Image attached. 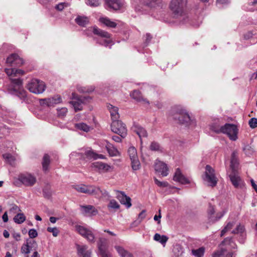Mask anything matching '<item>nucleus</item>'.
Segmentation results:
<instances>
[{"instance_id":"1","label":"nucleus","mask_w":257,"mask_h":257,"mask_svg":"<svg viewBox=\"0 0 257 257\" xmlns=\"http://www.w3.org/2000/svg\"><path fill=\"white\" fill-rule=\"evenodd\" d=\"M6 64L8 66L11 68H6L5 69V72L11 78L14 77H18L22 76L25 72L21 69L15 68L16 67H20L24 64L23 59L20 57L17 54H12L7 59Z\"/></svg>"},{"instance_id":"2","label":"nucleus","mask_w":257,"mask_h":257,"mask_svg":"<svg viewBox=\"0 0 257 257\" xmlns=\"http://www.w3.org/2000/svg\"><path fill=\"white\" fill-rule=\"evenodd\" d=\"M187 0H172L170 4V9L174 18L180 19L185 22L188 18L185 8Z\"/></svg>"},{"instance_id":"3","label":"nucleus","mask_w":257,"mask_h":257,"mask_svg":"<svg viewBox=\"0 0 257 257\" xmlns=\"http://www.w3.org/2000/svg\"><path fill=\"white\" fill-rule=\"evenodd\" d=\"M170 115L173 119L178 123L188 125L190 124L191 119L187 111L181 106L173 107L170 111Z\"/></svg>"},{"instance_id":"4","label":"nucleus","mask_w":257,"mask_h":257,"mask_svg":"<svg viewBox=\"0 0 257 257\" xmlns=\"http://www.w3.org/2000/svg\"><path fill=\"white\" fill-rule=\"evenodd\" d=\"M11 84L8 87L9 92L19 97L21 99L25 100L27 97V92L21 89L22 85V80L19 78H11Z\"/></svg>"},{"instance_id":"5","label":"nucleus","mask_w":257,"mask_h":257,"mask_svg":"<svg viewBox=\"0 0 257 257\" xmlns=\"http://www.w3.org/2000/svg\"><path fill=\"white\" fill-rule=\"evenodd\" d=\"M73 188L77 191L82 193L88 194H101L104 196H107L108 195V193L106 191L104 190V192H103L99 187L94 186H87L84 184H80L73 185Z\"/></svg>"},{"instance_id":"6","label":"nucleus","mask_w":257,"mask_h":257,"mask_svg":"<svg viewBox=\"0 0 257 257\" xmlns=\"http://www.w3.org/2000/svg\"><path fill=\"white\" fill-rule=\"evenodd\" d=\"M72 100L70 103L73 105L75 111L81 110L83 105L89 102L91 98L90 96H78L76 93H72Z\"/></svg>"},{"instance_id":"7","label":"nucleus","mask_w":257,"mask_h":257,"mask_svg":"<svg viewBox=\"0 0 257 257\" xmlns=\"http://www.w3.org/2000/svg\"><path fill=\"white\" fill-rule=\"evenodd\" d=\"M27 87L32 93L40 94L45 91L46 86L43 81L33 79L28 84Z\"/></svg>"},{"instance_id":"8","label":"nucleus","mask_w":257,"mask_h":257,"mask_svg":"<svg viewBox=\"0 0 257 257\" xmlns=\"http://www.w3.org/2000/svg\"><path fill=\"white\" fill-rule=\"evenodd\" d=\"M205 176L203 177L204 181L208 183V185L211 187H214L217 183V179L214 173V170L209 165L205 167Z\"/></svg>"},{"instance_id":"9","label":"nucleus","mask_w":257,"mask_h":257,"mask_svg":"<svg viewBox=\"0 0 257 257\" xmlns=\"http://www.w3.org/2000/svg\"><path fill=\"white\" fill-rule=\"evenodd\" d=\"M221 133L226 134L232 141H236L237 139L238 129L235 124L226 123L222 126Z\"/></svg>"},{"instance_id":"10","label":"nucleus","mask_w":257,"mask_h":257,"mask_svg":"<svg viewBox=\"0 0 257 257\" xmlns=\"http://www.w3.org/2000/svg\"><path fill=\"white\" fill-rule=\"evenodd\" d=\"M111 131L119 135L122 138H124L127 135V129L125 125L118 120H113L111 124Z\"/></svg>"},{"instance_id":"11","label":"nucleus","mask_w":257,"mask_h":257,"mask_svg":"<svg viewBox=\"0 0 257 257\" xmlns=\"http://www.w3.org/2000/svg\"><path fill=\"white\" fill-rule=\"evenodd\" d=\"M76 229L77 232L89 242L94 243L95 242L94 235L91 230L80 225L76 226Z\"/></svg>"},{"instance_id":"12","label":"nucleus","mask_w":257,"mask_h":257,"mask_svg":"<svg viewBox=\"0 0 257 257\" xmlns=\"http://www.w3.org/2000/svg\"><path fill=\"white\" fill-rule=\"evenodd\" d=\"M19 180L24 185L32 186L36 182V178L30 174H23L19 176Z\"/></svg>"},{"instance_id":"13","label":"nucleus","mask_w":257,"mask_h":257,"mask_svg":"<svg viewBox=\"0 0 257 257\" xmlns=\"http://www.w3.org/2000/svg\"><path fill=\"white\" fill-rule=\"evenodd\" d=\"M214 213L215 209L214 206L210 204L207 210L208 218L210 222L214 223L218 221L224 215L225 211H223L221 212L218 213L215 216L214 215Z\"/></svg>"},{"instance_id":"14","label":"nucleus","mask_w":257,"mask_h":257,"mask_svg":"<svg viewBox=\"0 0 257 257\" xmlns=\"http://www.w3.org/2000/svg\"><path fill=\"white\" fill-rule=\"evenodd\" d=\"M154 168L156 172L161 173L162 176H167L168 175V168L167 164L165 163L156 160Z\"/></svg>"},{"instance_id":"15","label":"nucleus","mask_w":257,"mask_h":257,"mask_svg":"<svg viewBox=\"0 0 257 257\" xmlns=\"http://www.w3.org/2000/svg\"><path fill=\"white\" fill-rule=\"evenodd\" d=\"M62 101L60 96L56 95L51 98L41 99L40 102L41 104H46L48 106H51L54 104H58Z\"/></svg>"},{"instance_id":"16","label":"nucleus","mask_w":257,"mask_h":257,"mask_svg":"<svg viewBox=\"0 0 257 257\" xmlns=\"http://www.w3.org/2000/svg\"><path fill=\"white\" fill-rule=\"evenodd\" d=\"M92 167L99 173L108 172L111 166L108 164L101 162H95L92 164Z\"/></svg>"},{"instance_id":"17","label":"nucleus","mask_w":257,"mask_h":257,"mask_svg":"<svg viewBox=\"0 0 257 257\" xmlns=\"http://www.w3.org/2000/svg\"><path fill=\"white\" fill-rule=\"evenodd\" d=\"M80 211L84 215H95L98 213L97 210L92 205H80Z\"/></svg>"},{"instance_id":"18","label":"nucleus","mask_w":257,"mask_h":257,"mask_svg":"<svg viewBox=\"0 0 257 257\" xmlns=\"http://www.w3.org/2000/svg\"><path fill=\"white\" fill-rule=\"evenodd\" d=\"M230 180L232 185L235 188H240L242 185V181L238 176L237 171H232L229 175Z\"/></svg>"},{"instance_id":"19","label":"nucleus","mask_w":257,"mask_h":257,"mask_svg":"<svg viewBox=\"0 0 257 257\" xmlns=\"http://www.w3.org/2000/svg\"><path fill=\"white\" fill-rule=\"evenodd\" d=\"M173 180L183 184H189V181L181 172L179 168H177L174 174Z\"/></svg>"},{"instance_id":"20","label":"nucleus","mask_w":257,"mask_h":257,"mask_svg":"<svg viewBox=\"0 0 257 257\" xmlns=\"http://www.w3.org/2000/svg\"><path fill=\"white\" fill-rule=\"evenodd\" d=\"M134 131L139 136L141 140V143L142 144V138H147L148 133L147 131L139 124H135L133 126Z\"/></svg>"},{"instance_id":"21","label":"nucleus","mask_w":257,"mask_h":257,"mask_svg":"<svg viewBox=\"0 0 257 257\" xmlns=\"http://www.w3.org/2000/svg\"><path fill=\"white\" fill-rule=\"evenodd\" d=\"M131 97L138 102H143L144 104H149V101L146 98H144L142 95L141 92L139 90H134L131 93Z\"/></svg>"},{"instance_id":"22","label":"nucleus","mask_w":257,"mask_h":257,"mask_svg":"<svg viewBox=\"0 0 257 257\" xmlns=\"http://www.w3.org/2000/svg\"><path fill=\"white\" fill-rule=\"evenodd\" d=\"M238 164V153L237 151H234L231 154L230 160V168L232 171H236Z\"/></svg>"},{"instance_id":"23","label":"nucleus","mask_w":257,"mask_h":257,"mask_svg":"<svg viewBox=\"0 0 257 257\" xmlns=\"http://www.w3.org/2000/svg\"><path fill=\"white\" fill-rule=\"evenodd\" d=\"M213 257H233V253L228 251L227 249L221 248L212 254Z\"/></svg>"},{"instance_id":"24","label":"nucleus","mask_w":257,"mask_h":257,"mask_svg":"<svg viewBox=\"0 0 257 257\" xmlns=\"http://www.w3.org/2000/svg\"><path fill=\"white\" fill-rule=\"evenodd\" d=\"M118 198L120 203L125 205L127 208H130L132 206L131 202V199L130 197L127 196L123 192H120V194L118 195Z\"/></svg>"},{"instance_id":"25","label":"nucleus","mask_w":257,"mask_h":257,"mask_svg":"<svg viewBox=\"0 0 257 257\" xmlns=\"http://www.w3.org/2000/svg\"><path fill=\"white\" fill-rule=\"evenodd\" d=\"M105 2L110 8L114 10H119L122 7L120 0H106Z\"/></svg>"},{"instance_id":"26","label":"nucleus","mask_w":257,"mask_h":257,"mask_svg":"<svg viewBox=\"0 0 257 257\" xmlns=\"http://www.w3.org/2000/svg\"><path fill=\"white\" fill-rule=\"evenodd\" d=\"M107 107L110 113L112 120L113 121L118 120L119 117V115L118 112V108L111 104L108 105Z\"/></svg>"},{"instance_id":"27","label":"nucleus","mask_w":257,"mask_h":257,"mask_svg":"<svg viewBox=\"0 0 257 257\" xmlns=\"http://www.w3.org/2000/svg\"><path fill=\"white\" fill-rule=\"evenodd\" d=\"M221 245L226 246V249H232L235 248L236 247V245L233 242L231 238H226L224 239L223 241H222L221 243Z\"/></svg>"},{"instance_id":"28","label":"nucleus","mask_w":257,"mask_h":257,"mask_svg":"<svg viewBox=\"0 0 257 257\" xmlns=\"http://www.w3.org/2000/svg\"><path fill=\"white\" fill-rule=\"evenodd\" d=\"M115 248L121 257H133L131 253L125 250L121 246H115Z\"/></svg>"},{"instance_id":"29","label":"nucleus","mask_w":257,"mask_h":257,"mask_svg":"<svg viewBox=\"0 0 257 257\" xmlns=\"http://www.w3.org/2000/svg\"><path fill=\"white\" fill-rule=\"evenodd\" d=\"M154 239L165 246L168 240V237L165 235H161L159 233H156L154 236Z\"/></svg>"},{"instance_id":"30","label":"nucleus","mask_w":257,"mask_h":257,"mask_svg":"<svg viewBox=\"0 0 257 257\" xmlns=\"http://www.w3.org/2000/svg\"><path fill=\"white\" fill-rule=\"evenodd\" d=\"M76 23L80 26L84 27L89 23L87 17L84 16H78L75 19Z\"/></svg>"},{"instance_id":"31","label":"nucleus","mask_w":257,"mask_h":257,"mask_svg":"<svg viewBox=\"0 0 257 257\" xmlns=\"http://www.w3.org/2000/svg\"><path fill=\"white\" fill-rule=\"evenodd\" d=\"M100 21L107 27L110 28H115L116 26V24L111 21L107 18H102L100 19Z\"/></svg>"},{"instance_id":"32","label":"nucleus","mask_w":257,"mask_h":257,"mask_svg":"<svg viewBox=\"0 0 257 257\" xmlns=\"http://www.w3.org/2000/svg\"><path fill=\"white\" fill-rule=\"evenodd\" d=\"M93 32L94 34L99 35L103 38H108L110 37V34L108 33L97 28H94Z\"/></svg>"},{"instance_id":"33","label":"nucleus","mask_w":257,"mask_h":257,"mask_svg":"<svg viewBox=\"0 0 257 257\" xmlns=\"http://www.w3.org/2000/svg\"><path fill=\"white\" fill-rule=\"evenodd\" d=\"M106 239L104 238L100 237L99 238L97 245L99 251L106 249Z\"/></svg>"},{"instance_id":"34","label":"nucleus","mask_w":257,"mask_h":257,"mask_svg":"<svg viewBox=\"0 0 257 257\" xmlns=\"http://www.w3.org/2000/svg\"><path fill=\"white\" fill-rule=\"evenodd\" d=\"M107 207L109 210L118 209L120 207L118 203L114 199H111L109 201L107 205Z\"/></svg>"},{"instance_id":"35","label":"nucleus","mask_w":257,"mask_h":257,"mask_svg":"<svg viewBox=\"0 0 257 257\" xmlns=\"http://www.w3.org/2000/svg\"><path fill=\"white\" fill-rule=\"evenodd\" d=\"M50 162V157L48 155L45 154L43 159L42 166L43 170L45 171L48 170V167Z\"/></svg>"},{"instance_id":"36","label":"nucleus","mask_w":257,"mask_h":257,"mask_svg":"<svg viewBox=\"0 0 257 257\" xmlns=\"http://www.w3.org/2000/svg\"><path fill=\"white\" fill-rule=\"evenodd\" d=\"M26 220V217L23 213H18L14 217V221L18 224H21Z\"/></svg>"},{"instance_id":"37","label":"nucleus","mask_w":257,"mask_h":257,"mask_svg":"<svg viewBox=\"0 0 257 257\" xmlns=\"http://www.w3.org/2000/svg\"><path fill=\"white\" fill-rule=\"evenodd\" d=\"M26 244L29 245V249L31 251H34L37 249L38 244L35 240L27 239Z\"/></svg>"},{"instance_id":"38","label":"nucleus","mask_w":257,"mask_h":257,"mask_svg":"<svg viewBox=\"0 0 257 257\" xmlns=\"http://www.w3.org/2000/svg\"><path fill=\"white\" fill-rule=\"evenodd\" d=\"M205 249L201 247L197 249H193L192 253L196 257H202L204 255Z\"/></svg>"},{"instance_id":"39","label":"nucleus","mask_w":257,"mask_h":257,"mask_svg":"<svg viewBox=\"0 0 257 257\" xmlns=\"http://www.w3.org/2000/svg\"><path fill=\"white\" fill-rule=\"evenodd\" d=\"M161 0H144V4L150 7H155L161 3Z\"/></svg>"},{"instance_id":"40","label":"nucleus","mask_w":257,"mask_h":257,"mask_svg":"<svg viewBox=\"0 0 257 257\" xmlns=\"http://www.w3.org/2000/svg\"><path fill=\"white\" fill-rule=\"evenodd\" d=\"M75 127L81 131H83L85 132H88L90 130V127L84 123H78L75 124Z\"/></svg>"},{"instance_id":"41","label":"nucleus","mask_w":257,"mask_h":257,"mask_svg":"<svg viewBox=\"0 0 257 257\" xmlns=\"http://www.w3.org/2000/svg\"><path fill=\"white\" fill-rule=\"evenodd\" d=\"M132 162V167L134 170L139 169L140 163L138 158L131 159Z\"/></svg>"},{"instance_id":"42","label":"nucleus","mask_w":257,"mask_h":257,"mask_svg":"<svg viewBox=\"0 0 257 257\" xmlns=\"http://www.w3.org/2000/svg\"><path fill=\"white\" fill-rule=\"evenodd\" d=\"M106 147L110 155L112 156H116L117 155L118 153V151L115 148L111 147L110 144H108Z\"/></svg>"},{"instance_id":"43","label":"nucleus","mask_w":257,"mask_h":257,"mask_svg":"<svg viewBox=\"0 0 257 257\" xmlns=\"http://www.w3.org/2000/svg\"><path fill=\"white\" fill-rule=\"evenodd\" d=\"M128 154L130 159L138 158L137 150L134 147H130L128 149Z\"/></svg>"},{"instance_id":"44","label":"nucleus","mask_w":257,"mask_h":257,"mask_svg":"<svg viewBox=\"0 0 257 257\" xmlns=\"http://www.w3.org/2000/svg\"><path fill=\"white\" fill-rule=\"evenodd\" d=\"M235 224L234 221L229 222L224 229L221 231V236H223L225 232L230 230Z\"/></svg>"},{"instance_id":"45","label":"nucleus","mask_w":257,"mask_h":257,"mask_svg":"<svg viewBox=\"0 0 257 257\" xmlns=\"http://www.w3.org/2000/svg\"><path fill=\"white\" fill-rule=\"evenodd\" d=\"M150 149L153 151H161V147L160 144L156 142H153L151 143L150 146Z\"/></svg>"},{"instance_id":"46","label":"nucleus","mask_w":257,"mask_h":257,"mask_svg":"<svg viewBox=\"0 0 257 257\" xmlns=\"http://www.w3.org/2000/svg\"><path fill=\"white\" fill-rule=\"evenodd\" d=\"M84 155L85 156V157L88 159H93L94 160V158L96 157V153H95L92 150H87L86 151Z\"/></svg>"},{"instance_id":"47","label":"nucleus","mask_w":257,"mask_h":257,"mask_svg":"<svg viewBox=\"0 0 257 257\" xmlns=\"http://www.w3.org/2000/svg\"><path fill=\"white\" fill-rule=\"evenodd\" d=\"M211 129L216 133L219 134L222 132V126H220L217 123H214L211 125Z\"/></svg>"},{"instance_id":"48","label":"nucleus","mask_w":257,"mask_h":257,"mask_svg":"<svg viewBox=\"0 0 257 257\" xmlns=\"http://www.w3.org/2000/svg\"><path fill=\"white\" fill-rule=\"evenodd\" d=\"M29 245L26 243L23 244V245L21 247V251L22 253H24L25 254H26L27 255L26 257H29L28 255L30 252V250L29 249Z\"/></svg>"},{"instance_id":"49","label":"nucleus","mask_w":257,"mask_h":257,"mask_svg":"<svg viewBox=\"0 0 257 257\" xmlns=\"http://www.w3.org/2000/svg\"><path fill=\"white\" fill-rule=\"evenodd\" d=\"M78 91L81 93H89L94 90V88L93 87H91L90 88H86L85 87L79 86L77 88Z\"/></svg>"},{"instance_id":"50","label":"nucleus","mask_w":257,"mask_h":257,"mask_svg":"<svg viewBox=\"0 0 257 257\" xmlns=\"http://www.w3.org/2000/svg\"><path fill=\"white\" fill-rule=\"evenodd\" d=\"M3 156L11 165H14L15 159L13 156L10 154H5Z\"/></svg>"},{"instance_id":"51","label":"nucleus","mask_w":257,"mask_h":257,"mask_svg":"<svg viewBox=\"0 0 257 257\" xmlns=\"http://www.w3.org/2000/svg\"><path fill=\"white\" fill-rule=\"evenodd\" d=\"M88 247L86 245L80 246L78 245L77 250L78 253L79 255H82L84 254L86 251H87V249Z\"/></svg>"},{"instance_id":"52","label":"nucleus","mask_w":257,"mask_h":257,"mask_svg":"<svg viewBox=\"0 0 257 257\" xmlns=\"http://www.w3.org/2000/svg\"><path fill=\"white\" fill-rule=\"evenodd\" d=\"M244 228L243 226L241 225L240 224L237 226L235 229L233 230L232 233L233 234L236 233H242L244 231Z\"/></svg>"},{"instance_id":"53","label":"nucleus","mask_w":257,"mask_h":257,"mask_svg":"<svg viewBox=\"0 0 257 257\" xmlns=\"http://www.w3.org/2000/svg\"><path fill=\"white\" fill-rule=\"evenodd\" d=\"M58 115L60 117L64 116L67 112V108L66 107H62L57 109Z\"/></svg>"},{"instance_id":"54","label":"nucleus","mask_w":257,"mask_h":257,"mask_svg":"<svg viewBox=\"0 0 257 257\" xmlns=\"http://www.w3.org/2000/svg\"><path fill=\"white\" fill-rule=\"evenodd\" d=\"M47 230L49 232L52 233L53 235L55 237H56L59 233V230L56 227H48L47 229Z\"/></svg>"},{"instance_id":"55","label":"nucleus","mask_w":257,"mask_h":257,"mask_svg":"<svg viewBox=\"0 0 257 257\" xmlns=\"http://www.w3.org/2000/svg\"><path fill=\"white\" fill-rule=\"evenodd\" d=\"M86 3L91 7H97L99 5V0H86Z\"/></svg>"},{"instance_id":"56","label":"nucleus","mask_w":257,"mask_h":257,"mask_svg":"<svg viewBox=\"0 0 257 257\" xmlns=\"http://www.w3.org/2000/svg\"><path fill=\"white\" fill-rule=\"evenodd\" d=\"M154 181L156 184L159 187H167L169 186V183L167 182H161L156 178L154 179Z\"/></svg>"},{"instance_id":"57","label":"nucleus","mask_w":257,"mask_h":257,"mask_svg":"<svg viewBox=\"0 0 257 257\" xmlns=\"http://www.w3.org/2000/svg\"><path fill=\"white\" fill-rule=\"evenodd\" d=\"M249 125L252 128L257 127V118L255 117L251 118L249 121Z\"/></svg>"},{"instance_id":"58","label":"nucleus","mask_w":257,"mask_h":257,"mask_svg":"<svg viewBox=\"0 0 257 257\" xmlns=\"http://www.w3.org/2000/svg\"><path fill=\"white\" fill-rule=\"evenodd\" d=\"M28 234H29L30 237L31 238H35L38 235V233H37L36 230L35 229H30V230L29 231Z\"/></svg>"},{"instance_id":"59","label":"nucleus","mask_w":257,"mask_h":257,"mask_svg":"<svg viewBox=\"0 0 257 257\" xmlns=\"http://www.w3.org/2000/svg\"><path fill=\"white\" fill-rule=\"evenodd\" d=\"M67 6V4L65 3H61L57 5L55 7V9L58 11H61L64 9V7Z\"/></svg>"},{"instance_id":"60","label":"nucleus","mask_w":257,"mask_h":257,"mask_svg":"<svg viewBox=\"0 0 257 257\" xmlns=\"http://www.w3.org/2000/svg\"><path fill=\"white\" fill-rule=\"evenodd\" d=\"M43 195L45 198H49L51 196V192L49 189L45 188L43 190Z\"/></svg>"},{"instance_id":"61","label":"nucleus","mask_w":257,"mask_h":257,"mask_svg":"<svg viewBox=\"0 0 257 257\" xmlns=\"http://www.w3.org/2000/svg\"><path fill=\"white\" fill-rule=\"evenodd\" d=\"M99 252L102 257H111V254L106 249Z\"/></svg>"},{"instance_id":"62","label":"nucleus","mask_w":257,"mask_h":257,"mask_svg":"<svg viewBox=\"0 0 257 257\" xmlns=\"http://www.w3.org/2000/svg\"><path fill=\"white\" fill-rule=\"evenodd\" d=\"M21 211L19 207L16 205H13L12 207L10 209V212H13V213H16L17 212H19Z\"/></svg>"},{"instance_id":"63","label":"nucleus","mask_w":257,"mask_h":257,"mask_svg":"<svg viewBox=\"0 0 257 257\" xmlns=\"http://www.w3.org/2000/svg\"><path fill=\"white\" fill-rule=\"evenodd\" d=\"M146 217V211L143 210L142 212L139 214V223H140L142 220Z\"/></svg>"},{"instance_id":"64","label":"nucleus","mask_w":257,"mask_h":257,"mask_svg":"<svg viewBox=\"0 0 257 257\" xmlns=\"http://www.w3.org/2000/svg\"><path fill=\"white\" fill-rule=\"evenodd\" d=\"M159 214L158 215H155L154 217V219L155 221H158V224L160 223V222H161L160 219L162 217L161 214V210L160 209H159Z\"/></svg>"}]
</instances>
